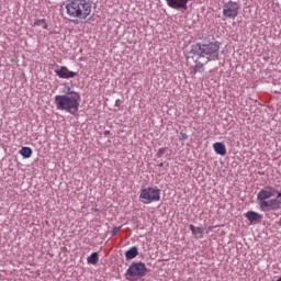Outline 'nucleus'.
<instances>
[{
  "label": "nucleus",
  "mask_w": 281,
  "mask_h": 281,
  "mask_svg": "<svg viewBox=\"0 0 281 281\" xmlns=\"http://www.w3.org/2000/svg\"><path fill=\"white\" fill-rule=\"evenodd\" d=\"M139 199L145 205L161 201V190L153 187L145 188L140 190Z\"/></svg>",
  "instance_id": "423d86ee"
},
{
  "label": "nucleus",
  "mask_w": 281,
  "mask_h": 281,
  "mask_svg": "<svg viewBox=\"0 0 281 281\" xmlns=\"http://www.w3.org/2000/svg\"><path fill=\"white\" fill-rule=\"evenodd\" d=\"M221 49V45L218 42H211L206 44L198 43L193 45L192 53L200 58H205L206 63L211 60H218V52Z\"/></svg>",
  "instance_id": "20e7f679"
},
{
  "label": "nucleus",
  "mask_w": 281,
  "mask_h": 281,
  "mask_svg": "<svg viewBox=\"0 0 281 281\" xmlns=\"http://www.w3.org/2000/svg\"><path fill=\"white\" fill-rule=\"evenodd\" d=\"M55 74L58 76V78H64L66 80H69V78H76V76H78V72L69 70L67 66H61L59 69H56Z\"/></svg>",
  "instance_id": "6e6552de"
},
{
  "label": "nucleus",
  "mask_w": 281,
  "mask_h": 281,
  "mask_svg": "<svg viewBox=\"0 0 281 281\" xmlns=\"http://www.w3.org/2000/svg\"><path fill=\"white\" fill-rule=\"evenodd\" d=\"M100 260V257L98 256V252H92L88 258L87 262L88 265H98V261Z\"/></svg>",
  "instance_id": "dca6fc26"
},
{
  "label": "nucleus",
  "mask_w": 281,
  "mask_h": 281,
  "mask_svg": "<svg viewBox=\"0 0 281 281\" xmlns=\"http://www.w3.org/2000/svg\"><path fill=\"white\" fill-rule=\"evenodd\" d=\"M205 71V65L201 61H195V66L193 67V74H203Z\"/></svg>",
  "instance_id": "4468645a"
},
{
  "label": "nucleus",
  "mask_w": 281,
  "mask_h": 281,
  "mask_svg": "<svg viewBox=\"0 0 281 281\" xmlns=\"http://www.w3.org/2000/svg\"><path fill=\"white\" fill-rule=\"evenodd\" d=\"M148 273V268L144 262H133L125 272V278L128 281H137Z\"/></svg>",
  "instance_id": "39448f33"
},
{
  "label": "nucleus",
  "mask_w": 281,
  "mask_h": 281,
  "mask_svg": "<svg viewBox=\"0 0 281 281\" xmlns=\"http://www.w3.org/2000/svg\"><path fill=\"white\" fill-rule=\"evenodd\" d=\"M66 14L70 19H75L74 23H80L87 21L93 12V5L87 0H72L66 5Z\"/></svg>",
  "instance_id": "f03ea898"
},
{
  "label": "nucleus",
  "mask_w": 281,
  "mask_h": 281,
  "mask_svg": "<svg viewBox=\"0 0 281 281\" xmlns=\"http://www.w3.org/2000/svg\"><path fill=\"white\" fill-rule=\"evenodd\" d=\"M120 229H122V226H116V227H114V228L112 229V232H111V235H112V236H116L117 233L120 232Z\"/></svg>",
  "instance_id": "a211bd4d"
},
{
  "label": "nucleus",
  "mask_w": 281,
  "mask_h": 281,
  "mask_svg": "<svg viewBox=\"0 0 281 281\" xmlns=\"http://www.w3.org/2000/svg\"><path fill=\"white\" fill-rule=\"evenodd\" d=\"M245 217L247 218V221H249V223L251 224H256V223H260L262 221V214L257 213L255 211H248L245 213Z\"/></svg>",
  "instance_id": "9d476101"
},
{
  "label": "nucleus",
  "mask_w": 281,
  "mask_h": 281,
  "mask_svg": "<svg viewBox=\"0 0 281 281\" xmlns=\"http://www.w3.org/2000/svg\"><path fill=\"white\" fill-rule=\"evenodd\" d=\"M34 25H42L43 30H47V22L45 20H37Z\"/></svg>",
  "instance_id": "f3484780"
},
{
  "label": "nucleus",
  "mask_w": 281,
  "mask_h": 281,
  "mask_svg": "<svg viewBox=\"0 0 281 281\" xmlns=\"http://www.w3.org/2000/svg\"><path fill=\"white\" fill-rule=\"evenodd\" d=\"M281 192L273 187H266L257 194V201L261 212H276L281 207Z\"/></svg>",
  "instance_id": "f257e3e1"
},
{
  "label": "nucleus",
  "mask_w": 281,
  "mask_h": 281,
  "mask_svg": "<svg viewBox=\"0 0 281 281\" xmlns=\"http://www.w3.org/2000/svg\"><path fill=\"white\" fill-rule=\"evenodd\" d=\"M213 149L216 153V155H221L222 157H225L227 155V148H225V144L221 142L214 143Z\"/></svg>",
  "instance_id": "9b49d317"
},
{
  "label": "nucleus",
  "mask_w": 281,
  "mask_h": 281,
  "mask_svg": "<svg viewBox=\"0 0 281 281\" xmlns=\"http://www.w3.org/2000/svg\"><path fill=\"white\" fill-rule=\"evenodd\" d=\"M209 229H214V226H210Z\"/></svg>",
  "instance_id": "aec40b11"
},
{
  "label": "nucleus",
  "mask_w": 281,
  "mask_h": 281,
  "mask_svg": "<svg viewBox=\"0 0 281 281\" xmlns=\"http://www.w3.org/2000/svg\"><path fill=\"white\" fill-rule=\"evenodd\" d=\"M71 88H67V93L64 95H56L55 97V104L58 111H67L71 115H76L78 113V109L80 106V94L78 92H70Z\"/></svg>",
  "instance_id": "7ed1b4c3"
},
{
  "label": "nucleus",
  "mask_w": 281,
  "mask_h": 281,
  "mask_svg": "<svg viewBox=\"0 0 281 281\" xmlns=\"http://www.w3.org/2000/svg\"><path fill=\"white\" fill-rule=\"evenodd\" d=\"M240 12V4L238 2L228 1L223 5V16L225 19H236Z\"/></svg>",
  "instance_id": "0eeeda50"
},
{
  "label": "nucleus",
  "mask_w": 281,
  "mask_h": 281,
  "mask_svg": "<svg viewBox=\"0 0 281 281\" xmlns=\"http://www.w3.org/2000/svg\"><path fill=\"white\" fill-rule=\"evenodd\" d=\"M179 139H180V142H186V139H188V134L181 132Z\"/></svg>",
  "instance_id": "6ab92c4d"
},
{
  "label": "nucleus",
  "mask_w": 281,
  "mask_h": 281,
  "mask_svg": "<svg viewBox=\"0 0 281 281\" xmlns=\"http://www.w3.org/2000/svg\"><path fill=\"white\" fill-rule=\"evenodd\" d=\"M139 256V249L134 246L131 247L126 252H125V258L126 260H133V258H137Z\"/></svg>",
  "instance_id": "ddd939ff"
},
{
  "label": "nucleus",
  "mask_w": 281,
  "mask_h": 281,
  "mask_svg": "<svg viewBox=\"0 0 281 281\" xmlns=\"http://www.w3.org/2000/svg\"><path fill=\"white\" fill-rule=\"evenodd\" d=\"M159 153H164V149H159Z\"/></svg>",
  "instance_id": "412c9836"
},
{
  "label": "nucleus",
  "mask_w": 281,
  "mask_h": 281,
  "mask_svg": "<svg viewBox=\"0 0 281 281\" xmlns=\"http://www.w3.org/2000/svg\"><path fill=\"white\" fill-rule=\"evenodd\" d=\"M20 155L24 157V159H30L32 157V148L30 147H22L20 149Z\"/></svg>",
  "instance_id": "2eb2a0df"
},
{
  "label": "nucleus",
  "mask_w": 281,
  "mask_h": 281,
  "mask_svg": "<svg viewBox=\"0 0 281 281\" xmlns=\"http://www.w3.org/2000/svg\"><path fill=\"white\" fill-rule=\"evenodd\" d=\"M189 227H190V231L192 232V235L194 236V238H196L198 240L203 238L204 233H203L202 227H196L193 224H191Z\"/></svg>",
  "instance_id": "f8f14e48"
},
{
  "label": "nucleus",
  "mask_w": 281,
  "mask_h": 281,
  "mask_svg": "<svg viewBox=\"0 0 281 281\" xmlns=\"http://www.w3.org/2000/svg\"><path fill=\"white\" fill-rule=\"evenodd\" d=\"M189 0H166L167 5L173 10H188Z\"/></svg>",
  "instance_id": "1a4fd4ad"
}]
</instances>
